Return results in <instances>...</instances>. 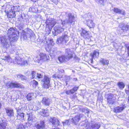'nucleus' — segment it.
I'll return each mask as SVG.
<instances>
[{
	"label": "nucleus",
	"instance_id": "1",
	"mask_svg": "<svg viewBox=\"0 0 129 129\" xmlns=\"http://www.w3.org/2000/svg\"><path fill=\"white\" fill-rule=\"evenodd\" d=\"M8 37H2L1 39L4 47L6 48L9 47L11 42L16 41L18 39L19 32L14 28H11L8 30Z\"/></svg>",
	"mask_w": 129,
	"mask_h": 129
},
{
	"label": "nucleus",
	"instance_id": "2",
	"mask_svg": "<svg viewBox=\"0 0 129 129\" xmlns=\"http://www.w3.org/2000/svg\"><path fill=\"white\" fill-rule=\"evenodd\" d=\"M33 33V31L30 29L27 28L22 31L21 35V38L24 40H26L28 38L31 37Z\"/></svg>",
	"mask_w": 129,
	"mask_h": 129
},
{
	"label": "nucleus",
	"instance_id": "3",
	"mask_svg": "<svg viewBox=\"0 0 129 129\" xmlns=\"http://www.w3.org/2000/svg\"><path fill=\"white\" fill-rule=\"evenodd\" d=\"M69 36L68 33L65 32L62 35L57 39V43L58 44L66 43L69 40Z\"/></svg>",
	"mask_w": 129,
	"mask_h": 129
},
{
	"label": "nucleus",
	"instance_id": "4",
	"mask_svg": "<svg viewBox=\"0 0 129 129\" xmlns=\"http://www.w3.org/2000/svg\"><path fill=\"white\" fill-rule=\"evenodd\" d=\"M6 85L7 87L11 88H24V87L23 85L16 81L8 82L6 84Z\"/></svg>",
	"mask_w": 129,
	"mask_h": 129
},
{
	"label": "nucleus",
	"instance_id": "5",
	"mask_svg": "<svg viewBox=\"0 0 129 129\" xmlns=\"http://www.w3.org/2000/svg\"><path fill=\"white\" fill-rule=\"evenodd\" d=\"M21 55L20 54L18 55V57H16L15 59V63H17L18 64H20L22 65L27 64V61L24 58L21 57Z\"/></svg>",
	"mask_w": 129,
	"mask_h": 129
},
{
	"label": "nucleus",
	"instance_id": "6",
	"mask_svg": "<svg viewBox=\"0 0 129 129\" xmlns=\"http://www.w3.org/2000/svg\"><path fill=\"white\" fill-rule=\"evenodd\" d=\"M117 96L113 94L109 95L107 99V102L109 104L112 105L116 102Z\"/></svg>",
	"mask_w": 129,
	"mask_h": 129
},
{
	"label": "nucleus",
	"instance_id": "7",
	"mask_svg": "<svg viewBox=\"0 0 129 129\" xmlns=\"http://www.w3.org/2000/svg\"><path fill=\"white\" fill-rule=\"evenodd\" d=\"M91 18V17L89 14L87 15V17H86V23L90 28H94L95 25V24L93 23V21L90 19Z\"/></svg>",
	"mask_w": 129,
	"mask_h": 129
},
{
	"label": "nucleus",
	"instance_id": "8",
	"mask_svg": "<svg viewBox=\"0 0 129 129\" xmlns=\"http://www.w3.org/2000/svg\"><path fill=\"white\" fill-rule=\"evenodd\" d=\"M50 78L47 76H45L43 81V87L44 88H48L50 86Z\"/></svg>",
	"mask_w": 129,
	"mask_h": 129
},
{
	"label": "nucleus",
	"instance_id": "9",
	"mask_svg": "<svg viewBox=\"0 0 129 129\" xmlns=\"http://www.w3.org/2000/svg\"><path fill=\"white\" fill-rule=\"evenodd\" d=\"M15 108L17 110L18 118L22 120L23 119L24 114L21 111L22 107L21 106H20L19 107H16Z\"/></svg>",
	"mask_w": 129,
	"mask_h": 129
},
{
	"label": "nucleus",
	"instance_id": "10",
	"mask_svg": "<svg viewBox=\"0 0 129 129\" xmlns=\"http://www.w3.org/2000/svg\"><path fill=\"white\" fill-rule=\"evenodd\" d=\"M56 23L55 20L51 18H49L47 19L46 21L47 25L48 26L49 29H51L56 24Z\"/></svg>",
	"mask_w": 129,
	"mask_h": 129
},
{
	"label": "nucleus",
	"instance_id": "11",
	"mask_svg": "<svg viewBox=\"0 0 129 129\" xmlns=\"http://www.w3.org/2000/svg\"><path fill=\"white\" fill-rule=\"evenodd\" d=\"M66 14L68 18V19H66V22L67 24L72 23L75 21V17L74 16L70 13H66Z\"/></svg>",
	"mask_w": 129,
	"mask_h": 129
},
{
	"label": "nucleus",
	"instance_id": "12",
	"mask_svg": "<svg viewBox=\"0 0 129 129\" xmlns=\"http://www.w3.org/2000/svg\"><path fill=\"white\" fill-rule=\"evenodd\" d=\"M74 52L70 49L67 48L65 50V55L69 60L73 57Z\"/></svg>",
	"mask_w": 129,
	"mask_h": 129
},
{
	"label": "nucleus",
	"instance_id": "13",
	"mask_svg": "<svg viewBox=\"0 0 129 129\" xmlns=\"http://www.w3.org/2000/svg\"><path fill=\"white\" fill-rule=\"evenodd\" d=\"M83 116V115L82 114H79L76 115L72 118V122L75 124H77L78 123L81 118Z\"/></svg>",
	"mask_w": 129,
	"mask_h": 129
},
{
	"label": "nucleus",
	"instance_id": "14",
	"mask_svg": "<svg viewBox=\"0 0 129 129\" xmlns=\"http://www.w3.org/2000/svg\"><path fill=\"white\" fill-rule=\"evenodd\" d=\"M49 121L54 126L57 127L59 125L60 122L55 117L51 118Z\"/></svg>",
	"mask_w": 129,
	"mask_h": 129
},
{
	"label": "nucleus",
	"instance_id": "15",
	"mask_svg": "<svg viewBox=\"0 0 129 129\" xmlns=\"http://www.w3.org/2000/svg\"><path fill=\"white\" fill-rule=\"evenodd\" d=\"M126 107L125 104H122L115 108V111L116 112H120L122 111Z\"/></svg>",
	"mask_w": 129,
	"mask_h": 129
},
{
	"label": "nucleus",
	"instance_id": "16",
	"mask_svg": "<svg viewBox=\"0 0 129 129\" xmlns=\"http://www.w3.org/2000/svg\"><path fill=\"white\" fill-rule=\"evenodd\" d=\"M51 100L47 97L43 98L42 101L43 104L46 106H49L51 102Z\"/></svg>",
	"mask_w": 129,
	"mask_h": 129
},
{
	"label": "nucleus",
	"instance_id": "17",
	"mask_svg": "<svg viewBox=\"0 0 129 129\" xmlns=\"http://www.w3.org/2000/svg\"><path fill=\"white\" fill-rule=\"evenodd\" d=\"M8 128L6 121L2 120L0 122V129H8Z\"/></svg>",
	"mask_w": 129,
	"mask_h": 129
},
{
	"label": "nucleus",
	"instance_id": "18",
	"mask_svg": "<svg viewBox=\"0 0 129 129\" xmlns=\"http://www.w3.org/2000/svg\"><path fill=\"white\" fill-rule=\"evenodd\" d=\"M45 123L43 121H41L40 122L37 123L35 124V126L38 129L43 128L45 127Z\"/></svg>",
	"mask_w": 129,
	"mask_h": 129
},
{
	"label": "nucleus",
	"instance_id": "19",
	"mask_svg": "<svg viewBox=\"0 0 129 129\" xmlns=\"http://www.w3.org/2000/svg\"><path fill=\"white\" fill-rule=\"evenodd\" d=\"M39 60H43L44 61H46L49 59V56L48 54H46L44 53H41Z\"/></svg>",
	"mask_w": 129,
	"mask_h": 129
},
{
	"label": "nucleus",
	"instance_id": "20",
	"mask_svg": "<svg viewBox=\"0 0 129 129\" xmlns=\"http://www.w3.org/2000/svg\"><path fill=\"white\" fill-rule=\"evenodd\" d=\"M63 29L60 26L56 27L54 29L55 32L54 35L56 36L58 34L60 33L63 31Z\"/></svg>",
	"mask_w": 129,
	"mask_h": 129
},
{
	"label": "nucleus",
	"instance_id": "21",
	"mask_svg": "<svg viewBox=\"0 0 129 129\" xmlns=\"http://www.w3.org/2000/svg\"><path fill=\"white\" fill-rule=\"evenodd\" d=\"M58 59L60 62H66L69 60L65 55H63L59 57Z\"/></svg>",
	"mask_w": 129,
	"mask_h": 129
},
{
	"label": "nucleus",
	"instance_id": "22",
	"mask_svg": "<svg viewBox=\"0 0 129 129\" xmlns=\"http://www.w3.org/2000/svg\"><path fill=\"white\" fill-rule=\"evenodd\" d=\"M3 59L7 61L9 63H11L12 62V59L9 55H4L2 57Z\"/></svg>",
	"mask_w": 129,
	"mask_h": 129
},
{
	"label": "nucleus",
	"instance_id": "23",
	"mask_svg": "<svg viewBox=\"0 0 129 129\" xmlns=\"http://www.w3.org/2000/svg\"><path fill=\"white\" fill-rule=\"evenodd\" d=\"M90 55L94 59L96 58H98L99 55V52L98 51H94L92 53H91Z\"/></svg>",
	"mask_w": 129,
	"mask_h": 129
},
{
	"label": "nucleus",
	"instance_id": "24",
	"mask_svg": "<svg viewBox=\"0 0 129 129\" xmlns=\"http://www.w3.org/2000/svg\"><path fill=\"white\" fill-rule=\"evenodd\" d=\"M100 127V125L98 123L92 124L91 127H88L87 129H98Z\"/></svg>",
	"mask_w": 129,
	"mask_h": 129
},
{
	"label": "nucleus",
	"instance_id": "25",
	"mask_svg": "<svg viewBox=\"0 0 129 129\" xmlns=\"http://www.w3.org/2000/svg\"><path fill=\"white\" fill-rule=\"evenodd\" d=\"M6 111L7 115L9 116H12L13 115V109L9 108H6Z\"/></svg>",
	"mask_w": 129,
	"mask_h": 129
},
{
	"label": "nucleus",
	"instance_id": "26",
	"mask_svg": "<svg viewBox=\"0 0 129 129\" xmlns=\"http://www.w3.org/2000/svg\"><path fill=\"white\" fill-rule=\"evenodd\" d=\"M23 20L21 21L19 25V26L21 28H23L25 24H27V20L25 19H23Z\"/></svg>",
	"mask_w": 129,
	"mask_h": 129
},
{
	"label": "nucleus",
	"instance_id": "27",
	"mask_svg": "<svg viewBox=\"0 0 129 129\" xmlns=\"http://www.w3.org/2000/svg\"><path fill=\"white\" fill-rule=\"evenodd\" d=\"M119 26L123 30H128L129 28V26L128 25H125L123 23H121L119 25Z\"/></svg>",
	"mask_w": 129,
	"mask_h": 129
},
{
	"label": "nucleus",
	"instance_id": "28",
	"mask_svg": "<svg viewBox=\"0 0 129 129\" xmlns=\"http://www.w3.org/2000/svg\"><path fill=\"white\" fill-rule=\"evenodd\" d=\"M39 113L40 115L44 117L47 116L49 115L47 111H45V109H42Z\"/></svg>",
	"mask_w": 129,
	"mask_h": 129
},
{
	"label": "nucleus",
	"instance_id": "29",
	"mask_svg": "<svg viewBox=\"0 0 129 129\" xmlns=\"http://www.w3.org/2000/svg\"><path fill=\"white\" fill-rule=\"evenodd\" d=\"M100 61L103 64L108 65L109 64V61L108 60L101 58L100 60Z\"/></svg>",
	"mask_w": 129,
	"mask_h": 129
},
{
	"label": "nucleus",
	"instance_id": "30",
	"mask_svg": "<svg viewBox=\"0 0 129 129\" xmlns=\"http://www.w3.org/2000/svg\"><path fill=\"white\" fill-rule=\"evenodd\" d=\"M27 116L28 117V121H33V120L35 119V117L32 113H30L27 114Z\"/></svg>",
	"mask_w": 129,
	"mask_h": 129
},
{
	"label": "nucleus",
	"instance_id": "31",
	"mask_svg": "<svg viewBox=\"0 0 129 129\" xmlns=\"http://www.w3.org/2000/svg\"><path fill=\"white\" fill-rule=\"evenodd\" d=\"M34 94L33 93H28L26 97L28 100H30L33 98Z\"/></svg>",
	"mask_w": 129,
	"mask_h": 129
},
{
	"label": "nucleus",
	"instance_id": "32",
	"mask_svg": "<svg viewBox=\"0 0 129 129\" xmlns=\"http://www.w3.org/2000/svg\"><path fill=\"white\" fill-rule=\"evenodd\" d=\"M17 78L21 79V80H26V76L22 75L21 74L17 75H16Z\"/></svg>",
	"mask_w": 129,
	"mask_h": 129
},
{
	"label": "nucleus",
	"instance_id": "33",
	"mask_svg": "<svg viewBox=\"0 0 129 129\" xmlns=\"http://www.w3.org/2000/svg\"><path fill=\"white\" fill-rule=\"evenodd\" d=\"M15 11H10V12L8 13V15L10 16L9 17L13 18L15 16Z\"/></svg>",
	"mask_w": 129,
	"mask_h": 129
},
{
	"label": "nucleus",
	"instance_id": "34",
	"mask_svg": "<svg viewBox=\"0 0 129 129\" xmlns=\"http://www.w3.org/2000/svg\"><path fill=\"white\" fill-rule=\"evenodd\" d=\"M31 75L32 77V79L34 78H37L38 73H37L35 71H32L31 72Z\"/></svg>",
	"mask_w": 129,
	"mask_h": 129
},
{
	"label": "nucleus",
	"instance_id": "35",
	"mask_svg": "<svg viewBox=\"0 0 129 129\" xmlns=\"http://www.w3.org/2000/svg\"><path fill=\"white\" fill-rule=\"evenodd\" d=\"M118 86L120 89H122L125 86V85L122 82H119L118 83Z\"/></svg>",
	"mask_w": 129,
	"mask_h": 129
},
{
	"label": "nucleus",
	"instance_id": "36",
	"mask_svg": "<svg viewBox=\"0 0 129 129\" xmlns=\"http://www.w3.org/2000/svg\"><path fill=\"white\" fill-rule=\"evenodd\" d=\"M84 37L87 38H89L90 37V32L89 31H87L85 34L84 35Z\"/></svg>",
	"mask_w": 129,
	"mask_h": 129
},
{
	"label": "nucleus",
	"instance_id": "37",
	"mask_svg": "<svg viewBox=\"0 0 129 129\" xmlns=\"http://www.w3.org/2000/svg\"><path fill=\"white\" fill-rule=\"evenodd\" d=\"M17 128L18 129H25L24 125L22 124H20L17 126Z\"/></svg>",
	"mask_w": 129,
	"mask_h": 129
},
{
	"label": "nucleus",
	"instance_id": "38",
	"mask_svg": "<svg viewBox=\"0 0 129 129\" xmlns=\"http://www.w3.org/2000/svg\"><path fill=\"white\" fill-rule=\"evenodd\" d=\"M31 83L33 84V85L35 86H37L38 84V82L34 80H31Z\"/></svg>",
	"mask_w": 129,
	"mask_h": 129
},
{
	"label": "nucleus",
	"instance_id": "39",
	"mask_svg": "<svg viewBox=\"0 0 129 129\" xmlns=\"http://www.w3.org/2000/svg\"><path fill=\"white\" fill-rule=\"evenodd\" d=\"M47 42V43H48L49 44H50L52 45H53L54 44L53 40L51 39H49Z\"/></svg>",
	"mask_w": 129,
	"mask_h": 129
},
{
	"label": "nucleus",
	"instance_id": "40",
	"mask_svg": "<svg viewBox=\"0 0 129 129\" xmlns=\"http://www.w3.org/2000/svg\"><path fill=\"white\" fill-rule=\"evenodd\" d=\"M79 110L80 111L85 112V109L84 108V107L81 106H80L79 107Z\"/></svg>",
	"mask_w": 129,
	"mask_h": 129
},
{
	"label": "nucleus",
	"instance_id": "41",
	"mask_svg": "<svg viewBox=\"0 0 129 129\" xmlns=\"http://www.w3.org/2000/svg\"><path fill=\"white\" fill-rule=\"evenodd\" d=\"M67 94H71L73 93V92L72 91V89L66 90L65 92Z\"/></svg>",
	"mask_w": 129,
	"mask_h": 129
},
{
	"label": "nucleus",
	"instance_id": "42",
	"mask_svg": "<svg viewBox=\"0 0 129 129\" xmlns=\"http://www.w3.org/2000/svg\"><path fill=\"white\" fill-rule=\"evenodd\" d=\"M62 75H57L56 74H55L53 75V78H58L59 79L61 78L62 77Z\"/></svg>",
	"mask_w": 129,
	"mask_h": 129
},
{
	"label": "nucleus",
	"instance_id": "43",
	"mask_svg": "<svg viewBox=\"0 0 129 129\" xmlns=\"http://www.w3.org/2000/svg\"><path fill=\"white\" fill-rule=\"evenodd\" d=\"M95 2L98 3H99L103 5L104 2V0H94Z\"/></svg>",
	"mask_w": 129,
	"mask_h": 129
},
{
	"label": "nucleus",
	"instance_id": "44",
	"mask_svg": "<svg viewBox=\"0 0 129 129\" xmlns=\"http://www.w3.org/2000/svg\"><path fill=\"white\" fill-rule=\"evenodd\" d=\"M120 10L116 8H114L113 11L114 12L117 13H119Z\"/></svg>",
	"mask_w": 129,
	"mask_h": 129
},
{
	"label": "nucleus",
	"instance_id": "45",
	"mask_svg": "<svg viewBox=\"0 0 129 129\" xmlns=\"http://www.w3.org/2000/svg\"><path fill=\"white\" fill-rule=\"evenodd\" d=\"M78 87H74L72 89V91L74 93L75 92L77 91L78 88Z\"/></svg>",
	"mask_w": 129,
	"mask_h": 129
},
{
	"label": "nucleus",
	"instance_id": "46",
	"mask_svg": "<svg viewBox=\"0 0 129 129\" xmlns=\"http://www.w3.org/2000/svg\"><path fill=\"white\" fill-rule=\"evenodd\" d=\"M14 11H19V7L18 6H14Z\"/></svg>",
	"mask_w": 129,
	"mask_h": 129
},
{
	"label": "nucleus",
	"instance_id": "47",
	"mask_svg": "<svg viewBox=\"0 0 129 129\" xmlns=\"http://www.w3.org/2000/svg\"><path fill=\"white\" fill-rule=\"evenodd\" d=\"M119 13L122 14L123 15H124L125 14L124 11L123 10H120Z\"/></svg>",
	"mask_w": 129,
	"mask_h": 129
},
{
	"label": "nucleus",
	"instance_id": "48",
	"mask_svg": "<svg viewBox=\"0 0 129 129\" xmlns=\"http://www.w3.org/2000/svg\"><path fill=\"white\" fill-rule=\"evenodd\" d=\"M37 76V78H41L42 77L43 75H42L41 74L38 73V75Z\"/></svg>",
	"mask_w": 129,
	"mask_h": 129
},
{
	"label": "nucleus",
	"instance_id": "49",
	"mask_svg": "<svg viewBox=\"0 0 129 129\" xmlns=\"http://www.w3.org/2000/svg\"><path fill=\"white\" fill-rule=\"evenodd\" d=\"M69 122V120H67L65 122H62V123L63 124V125L66 124H67Z\"/></svg>",
	"mask_w": 129,
	"mask_h": 129
},
{
	"label": "nucleus",
	"instance_id": "50",
	"mask_svg": "<svg viewBox=\"0 0 129 129\" xmlns=\"http://www.w3.org/2000/svg\"><path fill=\"white\" fill-rule=\"evenodd\" d=\"M51 1L56 5L57 4L58 2V0H51Z\"/></svg>",
	"mask_w": 129,
	"mask_h": 129
},
{
	"label": "nucleus",
	"instance_id": "51",
	"mask_svg": "<svg viewBox=\"0 0 129 129\" xmlns=\"http://www.w3.org/2000/svg\"><path fill=\"white\" fill-rule=\"evenodd\" d=\"M40 54L38 56H37L35 60H36V61H38L37 62H39V61L41 60H39V58H40L39 57H40Z\"/></svg>",
	"mask_w": 129,
	"mask_h": 129
},
{
	"label": "nucleus",
	"instance_id": "52",
	"mask_svg": "<svg viewBox=\"0 0 129 129\" xmlns=\"http://www.w3.org/2000/svg\"><path fill=\"white\" fill-rule=\"evenodd\" d=\"M128 88L127 89L125 90L126 92L129 95V85H127Z\"/></svg>",
	"mask_w": 129,
	"mask_h": 129
},
{
	"label": "nucleus",
	"instance_id": "53",
	"mask_svg": "<svg viewBox=\"0 0 129 129\" xmlns=\"http://www.w3.org/2000/svg\"><path fill=\"white\" fill-rule=\"evenodd\" d=\"M66 19L64 20L63 21H62L61 23H62V25H64V24H66V23H67V22H66Z\"/></svg>",
	"mask_w": 129,
	"mask_h": 129
},
{
	"label": "nucleus",
	"instance_id": "54",
	"mask_svg": "<svg viewBox=\"0 0 129 129\" xmlns=\"http://www.w3.org/2000/svg\"><path fill=\"white\" fill-rule=\"evenodd\" d=\"M87 32V31L84 30H83L82 31V33L84 35Z\"/></svg>",
	"mask_w": 129,
	"mask_h": 129
},
{
	"label": "nucleus",
	"instance_id": "55",
	"mask_svg": "<svg viewBox=\"0 0 129 129\" xmlns=\"http://www.w3.org/2000/svg\"><path fill=\"white\" fill-rule=\"evenodd\" d=\"M11 11H12L14 10V6H13L12 7H11Z\"/></svg>",
	"mask_w": 129,
	"mask_h": 129
},
{
	"label": "nucleus",
	"instance_id": "56",
	"mask_svg": "<svg viewBox=\"0 0 129 129\" xmlns=\"http://www.w3.org/2000/svg\"><path fill=\"white\" fill-rule=\"evenodd\" d=\"M76 1H77V2H80V3H81V2H82L83 0H76Z\"/></svg>",
	"mask_w": 129,
	"mask_h": 129
},
{
	"label": "nucleus",
	"instance_id": "57",
	"mask_svg": "<svg viewBox=\"0 0 129 129\" xmlns=\"http://www.w3.org/2000/svg\"><path fill=\"white\" fill-rule=\"evenodd\" d=\"M77 80V78H74L73 79V80L74 81H76Z\"/></svg>",
	"mask_w": 129,
	"mask_h": 129
},
{
	"label": "nucleus",
	"instance_id": "58",
	"mask_svg": "<svg viewBox=\"0 0 129 129\" xmlns=\"http://www.w3.org/2000/svg\"><path fill=\"white\" fill-rule=\"evenodd\" d=\"M66 77L67 79V80H69L70 79V77L69 76H66Z\"/></svg>",
	"mask_w": 129,
	"mask_h": 129
},
{
	"label": "nucleus",
	"instance_id": "59",
	"mask_svg": "<svg viewBox=\"0 0 129 129\" xmlns=\"http://www.w3.org/2000/svg\"><path fill=\"white\" fill-rule=\"evenodd\" d=\"M126 48L128 50V53H129V46L127 47Z\"/></svg>",
	"mask_w": 129,
	"mask_h": 129
},
{
	"label": "nucleus",
	"instance_id": "60",
	"mask_svg": "<svg viewBox=\"0 0 129 129\" xmlns=\"http://www.w3.org/2000/svg\"><path fill=\"white\" fill-rule=\"evenodd\" d=\"M93 58H92H92H91V61H90V62L91 63H92L93 62Z\"/></svg>",
	"mask_w": 129,
	"mask_h": 129
},
{
	"label": "nucleus",
	"instance_id": "61",
	"mask_svg": "<svg viewBox=\"0 0 129 129\" xmlns=\"http://www.w3.org/2000/svg\"><path fill=\"white\" fill-rule=\"evenodd\" d=\"M2 106V105L1 104V103H0V109H1V107Z\"/></svg>",
	"mask_w": 129,
	"mask_h": 129
},
{
	"label": "nucleus",
	"instance_id": "62",
	"mask_svg": "<svg viewBox=\"0 0 129 129\" xmlns=\"http://www.w3.org/2000/svg\"><path fill=\"white\" fill-rule=\"evenodd\" d=\"M53 129H59L58 128H54Z\"/></svg>",
	"mask_w": 129,
	"mask_h": 129
},
{
	"label": "nucleus",
	"instance_id": "63",
	"mask_svg": "<svg viewBox=\"0 0 129 129\" xmlns=\"http://www.w3.org/2000/svg\"><path fill=\"white\" fill-rule=\"evenodd\" d=\"M29 124L31 125V123H29Z\"/></svg>",
	"mask_w": 129,
	"mask_h": 129
},
{
	"label": "nucleus",
	"instance_id": "64",
	"mask_svg": "<svg viewBox=\"0 0 129 129\" xmlns=\"http://www.w3.org/2000/svg\"><path fill=\"white\" fill-rule=\"evenodd\" d=\"M28 123H27V124Z\"/></svg>",
	"mask_w": 129,
	"mask_h": 129
}]
</instances>
